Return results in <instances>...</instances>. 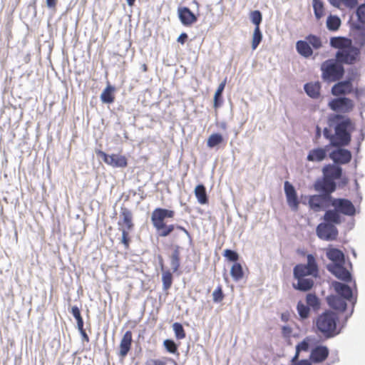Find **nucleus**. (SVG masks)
<instances>
[{"mask_svg":"<svg viewBox=\"0 0 365 365\" xmlns=\"http://www.w3.org/2000/svg\"><path fill=\"white\" fill-rule=\"evenodd\" d=\"M328 127L323 130L324 138L329 145L347 146L351 140V133L355 130V123L349 117L339 113H332L327 118Z\"/></svg>","mask_w":365,"mask_h":365,"instance_id":"obj_1","label":"nucleus"},{"mask_svg":"<svg viewBox=\"0 0 365 365\" xmlns=\"http://www.w3.org/2000/svg\"><path fill=\"white\" fill-rule=\"evenodd\" d=\"M331 206L333 209L326 210V217L336 224L343 222L341 215L352 217L356 214V208L352 202L346 198H335L332 197Z\"/></svg>","mask_w":365,"mask_h":365,"instance_id":"obj_2","label":"nucleus"},{"mask_svg":"<svg viewBox=\"0 0 365 365\" xmlns=\"http://www.w3.org/2000/svg\"><path fill=\"white\" fill-rule=\"evenodd\" d=\"M338 316L331 311H326L318 316L316 320L317 330L325 339H331L340 333L337 329Z\"/></svg>","mask_w":365,"mask_h":365,"instance_id":"obj_3","label":"nucleus"},{"mask_svg":"<svg viewBox=\"0 0 365 365\" xmlns=\"http://www.w3.org/2000/svg\"><path fill=\"white\" fill-rule=\"evenodd\" d=\"M322 78L324 82L339 81L344 74V68L336 59H328L321 65Z\"/></svg>","mask_w":365,"mask_h":365,"instance_id":"obj_4","label":"nucleus"},{"mask_svg":"<svg viewBox=\"0 0 365 365\" xmlns=\"http://www.w3.org/2000/svg\"><path fill=\"white\" fill-rule=\"evenodd\" d=\"M307 263L298 264L293 269L294 278L306 277L307 276L317 277L319 273L318 265L314 256L309 254L307 256Z\"/></svg>","mask_w":365,"mask_h":365,"instance_id":"obj_5","label":"nucleus"},{"mask_svg":"<svg viewBox=\"0 0 365 365\" xmlns=\"http://www.w3.org/2000/svg\"><path fill=\"white\" fill-rule=\"evenodd\" d=\"M324 222L319 223L316 229L317 235L321 240L332 241L336 239L339 232L335 226L336 224L326 217V212L323 216Z\"/></svg>","mask_w":365,"mask_h":365,"instance_id":"obj_6","label":"nucleus"},{"mask_svg":"<svg viewBox=\"0 0 365 365\" xmlns=\"http://www.w3.org/2000/svg\"><path fill=\"white\" fill-rule=\"evenodd\" d=\"M358 76V72L356 70L351 69L346 78L344 81H338L331 88V93L336 96H345L351 93L354 91L353 86V81Z\"/></svg>","mask_w":365,"mask_h":365,"instance_id":"obj_7","label":"nucleus"},{"mask_svg":"<svg viewBox=\"0 0 365 365\" xmlns=\"http://www.w3.org/2000/svg\"><path fill=\"white\" fill-rule=\"evenodd\" d=\"M360 49L354 46L351 42L341 51H337L335 56L340 63L351 65L358 61Z\"/></svg>","mask_w":365,"mask_h":365,"instance_id":"obj_8","label":"nucleus"},{"mask_svg":"<svg viewBox=\"0 0 365 365\" xmlns=\"http://www.w3.org/2000/svg\"><path fill=\"white\" fill-rule=\"evenodd\" d=\"M332 196H329L323 193L309 196L308 204L311 210L314 212H320L327 210L330 206Z\"/></svg>","mask_w":365,"mask_h":365,"instance_id":"obj_9","label":"nucleus"},{"mask_svg":"<svg viewBox=\"0 0 365 365\" xmlns=\"http://www.w3.org/2000/svg\"><path fill=\"white\" fill-rule=\"evenodd\" d=\"M328 106L331 110L335 112L348 113L354 109V103L351 99L347 97L339 96L331 100Z\"/></svg>","mask_w":365,"mask_h":365,"instance_id":"obj_10","label":"nucleus"},{"mask_svg":"<svg viewBox=\"0 0 365 365\" xmlns=\"http://www.w3.org/2000/svg\"><path fill=\"white\" fill-rule=\"evenodd\" d=\"M345 146H331L334 148L329 153V158L336 165H345L349 163L352 158L350 150L344 148Z\"/></svg>","mask_w":365,"mask_h":365,"instance_id":"obj_11","label":"nucleus"},{"mask_svg":"<svg viewBox=\"0 0 365 365\" xmlns=\"http://www.w3.org/2000/svg\"><path fill=\"white\" fill-rule=\"evenodd\" d=\"M175 212L173 210L165 208H155L151 214V222L155 230H160L163 227L165 218H173Z\"/></svg>","mask_w":365,"mask_h":365,"instance_id":"obj_12","label":"nucleus"},{"mask_svg":"<svg viewBox=\"0 0 365 365\" xmlns=\"http://www.w3.org/2000/svg\"><path fill=\"white\" fill-rule=\"evenodd\" d=\"M96 154L105 163L113 168H125L127 166V159L125 156L116 154L108 155L102 150L97 151Z\"/></svg>","mask_w":365,"mask_h":365,"instance_id":"obj_13","label":"nucleus"},{"mask_svg":"<svg viewBox=\"0 0 365 365\" xmlns=\"http://www.w3.org/2000/svg\"><path fill=\"white\" fill-rule=\"evenodd\" d=\"M351 34L356 43L365 46V24L359 22L350 24Z\"/></svg>","mask_w":365,"mask_h":365,"instance_id":"obj_14","label":"nucleus"},{"mask_svg":"<svg viewBox=\"0 0 365 365\" xmlns=\"http://www.w3.org/2000/svg\"><path fill=\"white\" fill-rule=\"evenodd\" d=\"M284 188L288 205L292 210L297 211L299 207V200L294 187L289 182L285 181Z\"/></svg>","mask_w":365,"mask_h":365,"instance_id":"obj_15","label":"nucleus"},{"mask_svg":"<svg viewBox=\"0 0 365 365\" xmlns=\"http://www.w3.org/2000/svg\"><path fill=\"white\" fill-rule=\"evenodd\" d=\"M332 145L329 143L324 147H318L309 151L307 160L309 162H322L327 157V153L329 151Z\"/></svg>","mask_w":365,"mask_h":365,"instance_id":"obj_16","label":"nucleus"},{"mask_svg":"<svg viewBox=\"0 0 365 365\" xmlns=\"http://www.w3.org/2000/svg\"><path fill=\"white\" fill-rule=\"evenodd\" d=\"M314 187L316 191L331 196V193L336 190V185L332 179H328L324 177L322 180H317L314 183Z\"/></svg>","mask_w":365,"mask_h":365,"instance_id":"obj_17","label":"nucleus"},{"mask_svg":"<svg viewBox=\"0 0 365 365\" xmlns=\"http://www.w3.org/2000/svg\"><path fill=\"white\" fill-rule=\"evenodd\" d=\"M327 269L329 272L341 281L349 282L352 280L351 274L344 267V264H339L337 266L327 265Z\"/></svg>","mask_w":365,"mask_h":365,"instance_id":"obj_18","label":"nucleus"},{"mask_svg":"<svg viewBox=\"0 0 365 365\" xmlns=\"http://www.w3.org/2000/svg\"><path fill=\"white\" fill-rule=\"evenodd\" d=\"M331 287L334 288L339 297L351 302V303L353 302V300L355 298L353 297V291L349 285L340 282L334 281L331 282Z\"/></svg>","mask_w":365,"mask_h":365,"instance_id":"obj_19","label":"nucleus"},{"mask_svg":"<svg viewBox=\"0 0 365 365\" xmlns=\"http://www.w3.org/2000/svg\"><path fill=\"white\" fill-rule=\"evenodd\" d=\"M178 13L181 23L185 26H190L197 20L195 14L186 6L179 7Z\"/></svg>","mask_w":365,"mask_h":365,"instance_id":"obj_20","label":"nucleus"},{"mask_svg":"<svg viewBox=\"0 0 365 365\" xmlns=\"http://www.w3.org/2000/svg\"><path fill=\"white\" fill-rule=\"evenodd\" d=\"M326 255L331 261L327 265L345 264V255L342 251L336 248H329L327 250Z\"/></svg>","mask_w":365,"mask_h":365,"instance_id":"obj_21","label":"nucleus"},{"mask_svg":"<svg viewBox=\"0 0 365 365\" xmlns=\"http://www.w3.org/2000/svg\"><path fill=\"white\" fill-rule=\"evenodd\" d=\"M322 172L325 178L333 181L340 179L342 175V168L335 163L324 165Z\"/></svg>","mask_w":365,"mask_h":365,"instance_id":"obj_22","label":"nucleus"},{"mask_svg":"<svg viewBox=\"0 0 365 365\" xmlns=\"http://www.w3.org/2000/svg\"><path fill=\"white\" fill-rule=\"evenodd\" d=\"M329 352V349L326 346H317L312 349L310 359L315 363L322 362L328 357Z\"/></svg>","mask_w":365,"mask_h":365,"instance_id":"obj_23","label":"nucleus"},{"mask_svg":"<svg viewBox=\"0 0 365 365\" xmlns=\"http://www.w3.org/2000/svg\"><path fill=\"white\" fill-rule=\"evenodd\" d=\"M327 301L329 306L333 309L344 312L346 309L347 304L346 299L339 296L331 295L327 297Z\"/></svg>","mask_w":365,"mask_h":365,"instance_id":"obj_24","label":"nucleus"},{"mask_svg":"<svg viewBox=\"0 0 365 365\" xmlns=\"http://www.w3.org/2000/svg\"><path fill=\"white\" fill-rule=\"evenodd\" d=\"M297 280V283H293L292 287L294 289L300 292H308L314 286V280L311 278L298 277L294 278Z\"/></svg>","mask_w":365,"mask_h":365,"instance_id":"obj_25","label":"nucleus"},{"mask_svg":"<svg viewBox=\"0 0 365 365\" xmlns=\"http://www.w3.org/2000/svg\"><path fill=\"white\" fill-rule=\"evenodd\" d=\"M132 342V333L130 331H127L120 344V353L119 355L121 357H125L130 349Z\"/></svg>","mask_w":365,"mask_h":365,"instance_id":"obj_26","label":"nucleus"},{"mask_svg":"<svg viewBox=\"0 0 365 365\" xmlns=\"http://www.w3.org/2000/svg\"><path fill=\"white\" fill-rule=\"evenodd\" d=\"M297 52L305 58H309L313 54V51L307 41L299 40L296 43Z\"/></svg>","mask_w":365,"mask_h":365,"instance_id":"obj_27","label":"nucleus"},{"mask_svg":"<svg viewBox=\"0 0 365 365\" xmlns=\"http://www.w3.org/2000/svg\"><path fill=\"white\" fill-rule=\"evenodd\" d=\"M351 41L347 38L342 36L331 37L330 38V46L332 48H338V51H341L349 44Z\"/></svg>","mask_w":365,"mask_h":365,"instance_id":"obj_28","label":"nucleus"},{"mask_svg":"<svg viewBox=\"0 0 365 365\" xmlns=\"http://www.w3.org/2000/svg\"><path fill=\"white\" fill-rule=\"evenodd\" d=\"M226 78L222 81L221 82L219 86H218V88L217 89V91H215V93L214 95V104H213V106L215 109L221 107V106L222 105V103H223V99H222V92L225 89V85H226Z\"/></svg>","mask_w":365,"mask_h":365,"instance_id":"obj_29","label":"nucleus"},{"mask_svg":"<svg viewBox=\"0 0 365 365\" xmlns=\"http://www.w3.org/2000/svg\"><path fill=\"white\" fill-rule=\"evenodd\" d=\"M306 93L312 98H317L319 95L320 85L319 83H307L304 86Z\"/></svg>","mask_w":365,"mask_h":365,"instance_id":"obj_30","label":"nucleus"},{"mask_svg":"<svg viewBox=\"0 0 365 365\" xmlns=\"http://www.w3.org/2000/svg\"><path fill=\"white\" fill-rule=\"evenodd\" d=\"M195 195L200 204L205 205L207 203L208 198L207 195L206 188L204 185L199 184L195 187Z\"/></svg>","mask_w":365,"mask_h":365,"instance_id":"obj_31","label":"nucleus"},{"mask_svg":"<svg viewBox=\"0 0 365 365\" xmlns=\"http://www.w3.org/2000/svg\"><path fill=\"white\" fill-rule=\"evenodd\" d=\"M170 266L173 272H178L180 267V247L176 246L173 251L170 257Z\"/></svg>","mask_w":365,"mask_h":365,"instance_id":"obj_32","label":"nucleus"},{"mask_svg":"<svg viewBox=\"0 0 365 365\" xmlns=\"http://www.w3.org/2000/svg\"><path fill=\"white\" fill-rule=\"evenodd\" d=\"M306 302L309 309L312 308L314 312H317L320 309L321 302L319 297L315 294H307L306 296Z\"/></svg>","mask_w":365,"mask_h":365,"instance_id":"obj_33","label":"nucleus"},{"mask_svg":"<svg viewBox=\"0 0 365 365\" xmlns=\"http://www.w3.org/2000/svg\"><path fill=\"white\" fill-rule=\"evenodd\" d=\"M120 216L123 217V222L125 223L127 230H132L134 225L132 222L133 214L131 211L126 207H121Z\"/></svg>","mask_w":365,"mask_h":365,"instance_id":"obj_34","label":"nucleus"},{"mask_svg":"<svg viewBox=\"0 0 365 365\" xmlns=\"http://www.w3.org/2000/svg\"><path fill=\"white\" fill-rule=\"evenodd\" d=\"M341 19L336 15H329L327 19V27L328 30L331 31H336L339 29L341 26Z\"/></svg>","mask_w":365,"mask_h":365,"instance_id":"obj_35","label":"nucleus"},{"mask_svg":"<svg viewBox=\"0 0 365 365\" xmlns=\"http://www.w3.org/2000/svg\"><path fill=\"white\" fill-rule=\"evenodd\" d=\"M114 87L108 86L102 92L101 99L103 103H111L114 101L113 96Z\"/></svg>","mask_w":365,"mask_h":365,"instance_id":"obj_36","label":"nucleus"},{"mask_svg":"<svg viewBox=\"0 0 365 365\" xmlns=\"http://www.w3.org/2000/svg\"><path fill=\"white\" fill-rule=\"evenodd\" d=\"M230 274L236 282L240 280L244 276V272L241 264L236 262L231 267Z\"/></svg>","mask_w":365,"mask_h":365,"instance_id":"obj_37","label":"nucleus"},{"mask_svg":"<svg viewBox=\"0 0 365 365\" xmlns=\"http://www.w3.org/2000/svg\"><path fill=\"white\" fill-rule=\"evenodd\" d=\"M313 9L317 19H320L324 15V4L321 0H312Z\"/></svg>","mask_w":365,"mask_h":365,"instance_id":"obj_38","label":"nucleus"},{"mask_svg":"<svg viewBox=\"0 0 365 365\" xmlns=\"http://www.w3.org/2000/svg\"><path fill=\"white\" fill-rule=\"evenodd\" d=\"M223 141V137L220 133L212 134L207 139V145L209 148H214Z\"/></svg>","mask_w":365,"mask_h":365,"instance_id":"obj_39","label":"nucleus"},{"mask_svg":"<svg viewBox=\"0 0 365 365\" xmlns=\"http://www.w3.org/2000/svg\"><path fill=\"white\" fill-rule=\"evenodd\" d=\"M262 39V34L260 31L259 27H255L253 36H252V48L253 50H255Z\"/></svg>","mask_w":365,"mask_h":365,"instance_id":"obj_40","label":"nucleus"},{"mask_svg":"<svg viewBox=\"0 0 365 365\" xmlns=\"http://www.w3.org/2000/svg\"><path fill=\"white\" fill-rule=\"evenodd\" d=\"M297 312L302 319H307L309 317L310 309L307 305H305L302 302L299 301L297 305Z\"/></svg>","mask_w":365,"mask_h":365,"instance_id":"obj_41","label":"nucleus"},{"mask_svg":"<svg viewBox=\"0 0 365 365\" xmlns=\"http://www.w3.org/2000/svg\"><path fill=\"white\" fill-rule=\"evenodd\" d=\"M306 41L309 43V46H312L314 49H319L322 46L320 38L315 35H308L306 37Z\"/></svg>","mask_w":365,"mask_h":365,"instance_id":"obj_42","label":"nucleus"},{"mask_svg":"<svg viewBox=\"0 0 365 365\" xmlns=\"http://www.w3.org/2000/svg\"><path fill=\"white\" fill-rule=\"evenodd\" d=\"M162 282L163 289H168L173 283V276L170 271H166L163 273L162 275Z\"/></svg>","mask_w":365,"mask_h":365,"instance_id":"obj_43","label":"nucleus"},{"mask_svg":"<svg viewBox=\"0 0 365 365\" xmlns=\"http://www.w3.org/2000/svg\"><path fill=\"white\" fill-rule=\"evenodd\" d=\"M173 329L177 339H182L185 337L184 328L180 323L175 322L173 324Z\"/></svg>","mask_w":365,"mask_h":365,"instance_id":"obj_44","label":"nucleus"},{"mask_svg":"<svg viewBox=\"0 0 365 365\" xmlns=\"http://www.w3.org/2000/svg\"><path fill=\"white\" fill-rule=\"evenodd\" d=\"M250 19L255 27H259V25L262 21V13L258 10L252 11L250 13Z\"/></svg>","mask_w":365,"mask_h":365,"instance_id":"obj_45","label":"nucleus"},{"mask_svg":"<svg viewBox=\"0 0 365 365\" xmlns=\"http://www.w3.org/2000/svg\"><path fill=\"white\" fill-rule=\"evenodd\" d=\"M175 227V225H166L165 224L163 228L156 230V231L158 232V234L160 237H165L168 236L174 230Z\"/></svg>","mask_w":365,"mask_h":365,"instance_id":"obj_46","label":"nucleus"},{"mask_svg":"<svg viewBox=\"0 0 365 365\" xmlns=\"http://www.w3.org/2000/svg\"><path fill=\"white\" fill-rule=\"evenodd\" d=\"M165 349L171 354H175L178 351V346L172 339H165L163 342Z\"/></svg>","mask_w":365,"mask_h":365,"instance_id":"obj_47","label":"nucleus"},{"mask_svg":"<svg viewBox=\"0 0 365 365\" xmlns=\"http://www.w3.org/2000/svg\"><path fill=\"white\" fill-rule=\"evenodd\" d=\"M229 261L236 263L239 259V255L232 250L227 249L224 251L223 255Z\"/></svg>","mask_w":365,"mask_h":365,"instance_id":"obj_48","label":"nucleus"},{"mask_svg":"<svg viewBox=\"0 0 365 365\" xmlns=\"http://www.w3.org/2000/svg\"><path fill=\"white\" fill-rule=\"evenodd\" d=\"M357 21L365 24V4L359 6L356 10Z\"/></svg>","mask_w":365,"mask_h":365,"instance_id":"obj_49","label":"nucleus"},{"mask_svg":"<svg viewBox=\"0 0 365 365\" xmlns=\"http://www.w3.org/2000/svg\"><path fill=\"white\" fill-rule=\"evenodd\" d=\"M224 299V294L221 286H218L212 293V299L215 303H219Z\"/></svg>","mask_w":365,"mask_h":365,"instance_id":"obj_50","label":"nucleus"},{"mask_svg":"<svg viewBox=\"0 0 365 365\" xmlns=\"http://www.w3.org/2000/svg\"><path fill=\"white\" fill-rule=\"evenodd\" d=\"M121 231H122V243L124 245L125 249H128V247H129V242H130V239L128 237V231L129 230H126L125 228H123L121 229Z\"/></svg>","mask_w":365,"mask_h":365,"instance_id":"obj_51","label":"nucleus"},{"mask_svg":"<svg viewBox=\"0 0 365 365\" xmlns=\"http://www.w3.org/2000/svg\"><path fill=\"white\" fill-rule=\"evenodd\" d=\"M309 348V344L305 339L303 340L302 341H301L300 343H299L296 346V350L297 351V352H301L302 351H308Z\"/></svg>","mask_w":365,"mask_h":365,"instance_id":"obj_52","label":"nucleus"},{"mask_svg":"<svg viewBox=\"0 0 365 365\" xmlns=\"http://www.w3.org/2000/svg\"><path fill=\"white\" fill-rule=\"evenodd\" d=\"M357 4V0H341V5H344L349 9H354L356 6Z\"/></svg>","mask_w":365,"mask_h":365,"instance_id":"obj_53","label":"nucleus"},{"mask_svg":"<svg viewBox=\"0 0 365 365\" xmlns=\"http://www.w3.org/2000/svg\"><path fill=\"white\" fill-rule=\"evenodd\" d=\"M354 96L357 99H359L362 97L365 98V87L362 88H356L354 91Z\"/></svg>","mask_w":365,"mask_h":365,"instance_id":"obj_54","label":"nucleus"},{"mask_svg":"<svg viewBox=\"0 0 365 365\" xmlns=\"http://www.w3.org/2000/svg\"><path fill=\"white\" fill-rule=\"evenodd\" d=\"M71 313H72L73 317L76 319V320L82 317L81 314L80 309L76 306L72 307Z\"/></svg>","mask_w":365,"mask_h":365,"instance_id":"obj_55","label":"nucleus"},{"mask_svg":"<svg viewBox=\"0 0 365 365\" xmlns=\"http://www.w3.org/2000/svg\"><path fill=\"white\" fill-rule=\"evenodd\" d=\"M166 363L159 359H149L146 361L145 365H165Z\"/></svg>","mask_w":365,"mask_h":365,"instance_id":"obj_56","label":"nucleus"},{"mask_svg":"<svg viewBox=\"0 0 365 365\" xmlns=\"http://www.w3.org/2000/svg\"><path fill=\"white\" fill-rule=\"evenodd\" d=\"M188 38V36L186 33H182L178 38V42L181 43V44H184L185 43V41H187Z\"/></svg>","mask_w":365,"mask_h":365,"instance_id":"obj_57","label":"nucleus"},{"mask_svg":"<svg viewBox=\"0 0 365 365\" xmlns=\"http://www.w3.org/2000/svg\"><path fill=\"white\" fill-rule=\"evenodd\" d=\"M329 4L336 8H340L341 0H328Z\"/></svg>","mask_w":365,"mask_h":365,"instance_id":"obj_58","label":"nucleus"},{"mask_svg":"<svg viewBox=\"0 0 365 365\" xmlns=\"http://www.w3.org/2000/svg\"><path fill=\"white\" fill-rule=\"evenodd\" d=\"M176 227L178 230H182L187 235V237L189 238V240H191L190 234L189 233V232L185 227H182V226H180V225H177Z\"/></svg>","mask_w":365,"mask_h":365,"instance_id":"obj_59","label":"nucleus"},{"mask_svg":"<svg viewBox=\"0 0 365 365\" xmlns=\"http://www.w3.org/2000/svg\"><path fill=\"white\" fill-rule=\"evenodd\" d=\"M292 365H312V364L309 360L303 359Z\"/></svg>","mask_w":365,"mask_h":365,"instance_id":"obj_60","label":"nucleus"},{"mask_svg":"<svg viewBox=\"0 0 365 365\" xmlns=\"http://www.w3.org/2000/svg\"><path fill=\"white\" fill-rule=\"evenodd\" d=\"M76 322H77V327H78V331L81 330V329H83V318L81 317L80 319H76Z\"/></svg>","mask_w":365,"mask_h":365,"instance_id":"obj_61","label":"nucleus"},{"mask_svg":"<svg viewBox=\"0 0 365 365\" xmlns=\"http://www.w3.org/2000/svg\"><path fill=\"white\" fill-rule=\"evenodd\" d=\"M56 4V0H46V5L48 8H54Z\"/></svg>","mask_w":365,"mask_h":365,"instance_id":"obj_62","label":"nucleus"},{"mask_svg":"<svg viewBox=\"0 0 365 365\" xmlns=\"http://www.w3.org/2000/svg\"><path fill=\"white\" fill-rule=\"evenodd\" d=\"M79 332L81 333V336H82V338L83 340L86 341H89V338H88V336L87 335V334L86 333L84 329H81V330H79Z\"/></svg>","mask_w":365,"mask_h":365,"instance_id":"obj_63","label":"nucleus"},{"mask_svg":"<svg viewBox=\"0 0 365 365\" xmlns=\"http://www.w3.org/2000/svg\"><path fill=\"white\" fill-rule=\"evenodd\" d=\"M299 353L300 352H297V351L296 350V353H295L294 356H293V358L292 359V364H294V363H297L299 361L298 359H299Z\"/></svg>","mask_w":365,"mask_h":365,"instance_id":"obj_64","label":"nucleus"}]
</instances>
